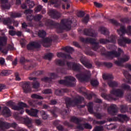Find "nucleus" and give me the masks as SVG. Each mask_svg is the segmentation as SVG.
Instances as JSON below:
<instances>
[{
	"label": "nucleus",
	"instance_id": "obj_60",
	"mask_svg": "<svg viewBox=\"0 0 131 131\" xmlns=\"http://www.w3.org/2000/svg\"><path fill=\"white\" fill-rule=\"evenodd\" d=\"M110 22L114 24V25H118V21L114 19H110Z\"/></svg>",
	"mask_w": 131,
	"mask_h": 131
},
{
	"label": "nucleus",
	"instance_id": "obj_2",
	"mask_svg": "<svg viewBox=\"0 0 131 131\" xmlns=\"http://www.w3.org/2000/svg\"><path fill=\"white\" fill-rule=\"evenodd\" d=\"M70 120L72 122L77 124V128L80 130H83L84 128H86V129H92L93 128V126L89 123H80L82 122L81 118H78L75 116H73L71 118Z\"/></svg>",
	"mask_w": 131,
	"mask_h": 131
},
{
	"label": "nucleus",
	"instance_id": "obj_52",
	"mask_svg": "<svg viewBox=\"0 0 131 131\" xmlns=\"http://www.w3.org/2000/svg\"><path fill=\"white\" fill-rule=\"evenodd\" d=\"M80 61L83 65H84L88 61L86 58L84 56H82L80 59Z\"/></svg>",
	"mask_w": 131,
	"mask_h": 131
},
{
	"label": "nucleus",
	"instance_id": "obj_56",
	"mask_svg": "<svg viewBox=\"0 0 131 131\" xmlns=\"http://www.w3.org/2000/svg\"><path fill=\"white\" fill-rule=\"evenodd\" d=\"M41 10H42V6H41V5H38L35 8V12H36V13H38V12L41 11Z\"/></svg>",
	"mask_w": 131,
	"mask_h": 131
},
{
	"label": "nucleus",
	"instance_id": "obj_9",
	"mask_svg": "<svg viewBox=\"0 0 131 131\" xmlns=\"http://www.w3.org/2000/svg\"><path fill=\"white\" fill-rule=\"evenodd\" d=\"M8 106H11L13 110H21L23 107H27V104L24 102H20L17 105H14V103L12 101H8L7 103Z\"/></svg>",
	"mask_w": 131,
	"mask_h": 131
},
{
	"label": "nucleus",
	"instance_id": "obj_38",
	"mask_svg": "<svg viewBox=\"0 0 131 131\" xmlns=\"http://www.w3.org/2000/svg\"><path fill=\"white\" fill-rule=\"evenodd\" d=\"M31 98L33 99H37L38 100H43V97L36 94H32L31 95Z\"/></svg>",
	"mask_w": 131,
	"mask_h": 131
},
{
	"label": "nucleus",
	"instance_id": "obj_1",
	"mask_svg": "<svg viewBox=\"0 0 131 131\" xmlns=\"http://www.w3.org/2000/svg\"><path fill=\"white\" fill-rule=\"evenodd\" d=\"M72 21L68 19H64L61 20V24L55 23L53 20L49 19L45 23L46 26L52 28L54 27L57 29V33H62L63 30H70Z\"/></svg>",
	"mask_w": 131,
	"mask_h": 131
},
{
	"label": "nucleus",
	"instance_id": "obj_40",
	"mask_svg": "<svg viewBox=\"0 0 131 131\" xmlns=\"http://www.w3.org/2000/svg\"><path fill=\"white\" fill-rule=\"evenodd\" d=\"M65 90L64 89L56 90H55V94L56 96H62Z\"/></svg>",
	"mask_w": 131,
	"mask_h": 131
},
{
	"label": "nucleus",
	"instance_id": "obj_28",
	"mask_svg": "<svg viewBox=\"0 0 131 131\" xmlns=\"http://www.w3.org/2000/svg\"><path fill=\"white\" fill-rule=\"evenodd\" d=\"M38 36L41 37V38H45L47 35V32L43 30H39L38 33Z\"/></svg>",
	"mask_w": 131,
	"mask_h": 131
},
{
	"label": "nucleus",
	"instance_id": "obj_23",
	"mask_svg": "<svg viewBox=\"0 0 131 131\" xmlns=\"http://www.w3.org/2000/svg\"><path fill=\"white\" fill-rule=\"evenodd\" d=\"M7 40L8 39L5 36L0 37V50H2V47H4L5 45H7Z\"/></svg>",
	"mask_w": 131,
	"mask_h": 131
},
{
	"label": "nucleus",
	"instance_id": "obj_44",
	"mask_svg": "<svg viewBox=\"0 0 131 131\" xmlns=\"http://www.w3.org/2000/svg\"><path fill=\"white\" fill-rule=\"evenodd\" d=\"M1 9L2 10H9L10 9V5L9 4H2L1 5Z\"/></svg>",
	"mask_w": 131,
	"mask_h": 131
},
{
	"label": "nucleus",
	"instance_id": "obj_59",
	"mask_svg": "<svg viewBox=\"0 0 131 131\" xmlns=\"http://www.w3.org/2000/svg\"><path fill=\"white\" fill-rule=\"evenodd\" d=\"M42 93L45 94H52V90L51 89H45L42 91Z\"/></svg>",
	"mask_w": 131,
	"mask_h": 131
},
{
	"label": "nucleus",
	"instance_id": "obj_18",
	"mask_svg": "<svg viewBox=\"0 0 131 131\" xmlns=\"http://www.w3.org/2000/svg\"><path fill=\"white\" fill-rule=\"evenodd\" d=\"M49 14L53 19H59V18L61 17V14L60 12L55 9L50 10Z\"/></svg>",
	"mask_w": 131,
	"mask_h": 131
},
{
	"label": "nucleus",
	"instance_id": "obj_11",
	"mask_svg": "<svg viewBox=\"0 0 131 131\" xmlns=\"http://www.w3.org/2000/svg\"><path fill=\"white\" fill-rule=\"evenodd\" d=\"M76 77L81 81V82H83V81H88L91 78V75L90 74H78L76 75Z\"/></svg>",
	"mask_w": 131,
	"mask_h": 131
},
{
	"label": "nucleus",
	"instance_id": "obj_25",
	"mask_svg": "<svg viewBox=\"0 0 131 131\" xmlns=\"http://www.w3.org/2000/svg\"><path fill=\"white\" fill-rule=\"evenodd\" d=\"M57 56L58 58H64L65 59H70V54H67L62 52L57 53Z\"/></svg>",
	"mask_w": 131,
	"mask_h": 131
},
{
	"label": "nucleus",
	"instance_id": "obj_16",
	"mask_svg": "<svg viewBox=\"0 0 131 131\" xmlns=\"http://www.w3.org/2000/svg\"><path fill=\"white\" fill-rule=\"evenodd\" d=\"M118 43L121 47H125V43H130V39L122 37V38L118 40Z\"/></svg>",
	"mask_w": 131,
	"mask_h": 131
},
{
	"label": "nucleus",
	"instance_id": "obj_49",
	"mask_svg": "<svg viewBox=\"0 0 131 131\" xmlns=\"http://www.w3.org/2000/svg\"><path fill=\"white\" fill-rule=\"evenodd\" d=\"M102 78H103L105 80L112 79V76H111V75H103Z\"/></svg>",
	"mask_w": 131,
	"mask_h": 131
},
{
	"label": "nucleus",
	"instance_id": "obj_14",
	"mask_svg": "<svg viewBox=\"0 0 131 131\" xmlns=\"http://www.w3.org/2000/svg\"><path fill=\"white\" fill-rule=\"evenodd\" d=\"M84 35L87 36H92V37H96L98 36V33L95 32V31L92 29H85L83 30Z\"/></svg>",
	"mask_w": 131,
	"mask_h": 131
},
{
	"label": "nucleus",
	"instance_id": "obj_50",
	"mask_svg": "<svg viewBox=\"0 0 131 131\" xmlns=\"http://www.w3.org/2000/svg\"><path fill=\"white\" fill-rule=\"evenodd\" d=\"M103 129V126H96L94 127L93 131H102Z\"/></svg>",
	"mask_w": 131,
	"mask_h": 131
},
{
	"label": "nucleus",
	"instance_id": "obj_27",
	"mask_svg": "<svg viewBox=\"0 0 131 131\" xmlns=\"http://www.w3.org/2000/svg\"><path fill=\"white\" fill-rule=\"evenodd\" d=\"M13 73V71L12 70H3L1 72L0 75L1 76H8V75H10V74H12Z\"/></svg>",
	"mask_w": 131,
	"mask_h": 131
},
{
	"label": "nucleus",
	"instance_id": "obj_51",
	"mask_svg": "<svg viewBox=\"0 0 131 131\" xmlns=\"http://www.w3.org/2000/svg\"><path fill=\"white\" fill-rule=\"evenodd\" d=\"M121 22H122V23H129L130 22V20H129V19H128V18H123L122 19H120Z\"/></svg>",
	"mask_w": 131,
	"mask_h": 131
},
{
	"label": "nucleus",
	"instance_id": "obj_24",
	"mask_svg": "<svg viewBox=\"0 0 131 131\" xmlns=\"http://www.w3.org/2000/svg\"><path fill=\"white\" fill-rule=\"evenodd\" d=\"M2 114L4 115V116H10V115H11L10 108L7 106L4 107L2 111Z\"/></svg>",
	"mask_w": 131,
	"mask_h": 131
},
{
	"label": "nucleus",
	"instance_id": "obj_10",
	"mask_svg": "<svg viewBox=\"0 0 131 131\" xmlns=\"http://www.w3.org/2000/svg\"><path fill=\"white\" fill-rule=\"evenodd\" d=\"M100 43L101 45H106V43H109V42H113V43H115L116 42V36L115 35H111L108 39L105 38H100L99 39Z\"/></svg>",
	"mask_w": 131,
	"mask_h": 131
},
{
	"label": "nucleus",
	"instance_id": "obj_20",
	"mask_svg": "<svg viewBox=\"0 0 131 131\" xmlns=\"http://www.w3.org/2000/svg\"><path fill=\"white\" fill-rule=\"evenodd\" d=\"M23 89L24 92L27 94L31 91V88H30V82H24L23 83Z\"/></svg>",
	"mask_w": 131,
	"mask_h": 131
},
{
	"label": "nucleus",
	"instance_id": "obj_4",
	"mask_svg": "<svg viewBox=\"0 0 131 131\" xmlns=\"http://www.w3.org/2000/svg\"><path fill=\"white\" fill-rule=\"evenodd\" d=\"M75 81H76L75 78L68 76L65 77V80H60L58 82L60 84H64L67 86H75Z\"/></svg>",
	"mask_w": 131,
	"mask_h": 131
},
{
	"label": "nucleus",
	"instance_id": "obj_12",
	"mask_svg": "<svg viewBox=\"0 0 131 131\" xmlns=\"http://www.w3.org/2000/svg\"><path fill=\"white\" fill-rule=\"evenodd\" d=\"M128 119V117L126 115L119 114L118 117L111 119L110 121H116L119 120V121L121 122H123V121L127 120Z\"/></svg>",
	"mask_w": 131,
	"mask_h": 131
},
{
	"label": "nucleus",
	"instance_id": "obj_58",
	"mask_svg": "<svg viewBox=\"0 0 131 131\" xmlns=\"http://www.w3.org/2000/svg\"><path fill=\"white\" fill-rule=\"evenodd\" d=\"M24 121L26 124H30L31 123V120L28 117L24 118Z\"/></svg>",
	"mask_w": 131,
	"mask_h": 131
},
{
	"label": "nucleus",
	"instance_id": "obj_47",
	"mask_svg": "<svg viewBox=\"0 0 131 131\" xmlns=\"http://www.w3.org/2000/svg\"><path fill=\"white\" fill-rule=\"evenodd\" d=\"M3 23L5 24V25H8L9 24H12V20L10 18H8L7 19H3Z\"/></svg>",
	"mask_w": 131,
	"mask_h": 131
},
{
	"label": "nucleus",
	"instance_id": "obj_26",
	"mask_svg": "<svg viewBox=\"0 0 131 131\" xmlns=\"http://www.w3.org/2000/svg\"><path fill=\"white\" fill-rule=\"evenodd\" d=\"M99 30L104 35H109V34L110 33L108 29L104 27H101L99 28Z\"/></svg>",
	"mask_w": 131,
	"mask_h": 131
},
{
	"label": "nucleus",
	"instance_id": "obj_22",
	"mask_svg": "<svg viewBox=\"0 0 131 131\" xmlns=\"http://www.w3.org/2000/svg\"><path fill=\"white\" fill-rule=\"evenodd\" d=\"M53 41V39L51 38H45L43 40V42H44L43 46L46 47V48H49L51 47L52 45V42Z\"/></svg>",
	"mask_w": 131,
	"mask_h": 131
},
{
	"label": "nucleus",
	"instance_id": "obj_42",
	"mask_svg": "<svg viewBox=\"0 0 131 131\" xmlns=\"http://www.w3.org/2000/svg\"><path fill=\"white\" fill-rule=\"evenodd\" d=\"M90 82L92 86H98L99 85V81L98 80L92 79Z\"/></svg>",
	"mask_w": 131,
	"mask_h": 131
},
{
	"label": "nucleus",
	"instance_id": "obj_62",
	"mask_svg": "<svg viewBox=\"0 0 131 131\" xmlns=\"http://www.w3.org/2000/svg\"><path fill=\"white\" fill-rule=\"evenodd\" d=\"M33 12L32 10L30 9H27L25 11L24 14H26L27 15H31V13Z\"/></svg>",
	"mask_w": 131,
	"mask_h": 131
},
{
	"label": "nucleus",
	"instance_id": "obj_61",
	"mask_svg": "<svg viewBox=\"0 0 131 131\" xmlns=\"http://www.w3.org/2000/svg\"><path fill=\"white\" fill-rule=\"evenodd\" d=\"M33 89H38L39 88V83L38 82H35L33 84Z\"/></svg>",
	"mask_w": 131,
	"mask_h": 131
},
{
	"label": "nucleus",
	"instance_id": "obj_30",
	"mask_svg": "<svg viewBox=\"0 0 131 131\" xmlns=\"http://www.w3.org/2000/svg\"><path fill=\"white\" fill-rule=\"evenodd\" d=\"M26 4L29 6V9H32V8L35 6L34 1L31 0H27L26 1Z\"/></svg>",
	"mask_w": 131,
	"mask_h": 131
},
{
	"label": "nucleus",
	"instance_id": "obj_36",
	"mask_svg": "<svg viewBox=\"0 0 131 131\" xmlns=\"http://www.w3.org/2000/svg\"><path fill=\"white\" fill-rule=\"evenodd\" d=\"M88 109L89 112L90 113H94V108L93 107V102H89L88 105Z\"/></svg>",
	"mask_w": 131,
	"mask_h": 131
},
{
	"label": "nucleus",
	"instance_id": "obj_13",
	"mask_svg": "<svg viewBox=\"0 0 131 131\" xmlns=\"http://www.w3.org/2000/svg\"><path fill=\"white\" fill-rule=\"evenodd\" d=\"M129 60V56L126 55L123 56V57L118 58V60L115 61V64L118 65V66H120L122 63H125Z\"/></svg>",
	"mask_w": 131,
	"mask_h": 131
},
{
	"label": "nucleus",
	"instance_id": "obj_57",
	"mask_svg": "<svg viewBox=\"0 0 131 131\" xmlns=\"http://www.w3.org/2000/svg\"><path fill=\"white\" fill-rule=\"evenodd\" d=\"M41 80L45 81L46 82H50L52 81V77H45L41 79Z\"/></svg>",
	"mask_w": 131,
	"mask_h": 131
},
{
	"label": "nucleus",
	"instance_id": "obj_37",
	"mask_svg": "<svg viewBox=\"0 0 131 131\" xmlns=\"http://www.w3.org/2000/svg\"><path fill=\"white\" fill-rule=\"evenodd\" d=\"M53 56L54 54L53 53H49L45 55L44 59H45V60H52V58H53Z\"/></svg>",
	"mask_w": 131,
	"mask_h": 131
},
{
	"label": "nucleus",
	"instance_id": "obj_7",
	"mask_svg": "<svg viewBox=\"0 0 131 131\" xmlns=\"http://www.w3.org/2000/svg\"><path fill=\"white\" fill-rule=\"evenodd\" d=\"M18 124L17 123L13 122L12 123L6 122H0V129L1 130L5 131V129L10 128V127H13V128H16Z\"/></svg>",
	"mask_w": 131,
	"mask_h": 131
},
{
	"label": "nucleus",
	"instance_id": "obj_55",
	"mask_svg": "<svg viewBox=\"0 0 131 131\" xmlns=\"http://www.w3.org/2000/svg\"><path fill=\"white\" fill-rule=\"evenodd\" d=\"M33 19L34 20V16L32 14H29L27 15V20L28 21H32Z\"/></svg>",
	"mask_w": 131,
	"mask_h": 131
},
{
	"label": "nucleus",
	"instance_id": "obj_3",
	"mask_svg": "<svg viewBox=\"0 0 131 131\" xmlns=\"http://www.w3.org/2000/svg\"><path fill=\"white\" fill-rule=\"evenodd\" d=\"M65 101L67 108H69L71 106H77L78 104H81L84 101V98L79 96L78 98H75L73 100H72L70 98H67Z\"/></svg>",
	"mask_w": 131,
	"mask_h": 131
},
{
	"label": "nucleus",
	"instance_id": "obj_63",
	"mask_svg": "<svg viewBox=\"0 0 131 131\" xmlns=\"http://www.w3.org/2000/svg\"><path fill=\"white\" fill-rule=\"evenodd\" d=\"M15 76L16 80L18 81H20V80H21V78L19 77V73L18 72L15 73Z\"/></svg>",
	"mask_w": 131,
	"mask_h": 131
},
{
	"label": "nucleus",
	"instance_id": "obj_53",
	"mask_svg": "<svg viewBox=\"0 0 131 131\" xmlns=\"http://www.w3.org/2000/svg\"><path fill=\"white\" fill-rule=\"evenodd\" d=\"M85 15V13L83 11H79L77 13V16L79 17V18H83L84 17V15Z\"/></svg>",
	"mask_w": 131,
	"mask_h": 131
},
{
	"label": "nucleus",
	"instance_id": "obj_5",
	"mask_svg": "<svg viewBox=\"0 0 131 131\" xmlns=\"http://www.w3.org/2000/svg\"><path fill=\"white\" fill-rule=\"evenodd\" d=\"M123 52V51L122 50L121 48H118V52L114 50L107 53H103L102 55L107 56V58L113 59V58H118V57H120V55H121V53Z\"/></svg>",
	"mask_w": 131,
	"mask_h": 131
},
{
	"label": "nucleus",
	"instance_id": "obj_29",
	"mask_svg": "<svg viewBox=\"0 0 131 131\" xmlns=\"http://www.w3.org/2000/svg\"><path fill=\"white\" fill-rule=\"evenodd\" d=\"M107 84H108L109 86L111 88H116L118 86V82L115 81H108L107 82Z\"/></svg>",
	"mask_w": 131,
	"mask_h": 131
},
{
	"label": "nucleus",
	"instance_id": "obj_17",
	"mask_svg": "<svg viewBox=\"0 0 131 131\" xmlns=\"http://www.w3.org/2000/svg\"><path fill=\"white\" fill-rule=\"evenodd\" d=\"M107 112L108 114L111 115H116L117 114V106L115 104H111V106L108 107Z\"/></svg>",
	"mask_w": 131,
	"mask_h": 131
},
{
	"label": "nucleus",
	"instance_id": "obj_6",
	"mask_svg": "<svg viewBox=\"0 0 131 131\" xmlns=\"http://www.w3.org/2000/svg\"><path fill=\"white\" fill-rule=\"evenodd\" d=\"M67 66L69 70H73L76 72H80L81 71V65L79 63L68 61L67 62Z\"/></svg>",
	"mask_w": 131,
	"mask_h": 131
},
{
	"label": "nucleus",
	"instance_id": "obj_43",
	"mask_svg": "<svg viewBox=\"0 0 131 131\" xmlns=\"http://www.w3.org/2000/svg\"><path fill=\"white\" fill-rule=\"evenodd\" d=\"M22 14L20 13H12L11 14V18H20V17H21Z\"/></svg>",
	"mask_w": 131,
	"mask_h": 131
},
{
	"label": "nucleus",
	"instance_id": "obj_46",
	"mask_svg": "<svg viewBox=\"0 0 131 131\" xmlns=\"http://www.w3.org/2000/svg\"><path fill=\"white\" fill-rule=\"evenodd\" d=\"M121 88L123 90H126L127 91H130V86L126 84L125 83H123L121 85Z\"/></svg>",
	"mask_w": 131,
	"mask_h": 131
},
{
	"label": "nucleus",
	"instance_id": "obj_54",
	"mask_svg": "<svg viewBox=\"0 0 131 131\" xmlns=\"http://www.w3.org/2000/svg\"><path fill=\"white\" fill-rule=\"evenodd\" d=\"M92 49L94 51H98L99 49V42H97V43L93 44Z\"/></svg>",
	"mask_w": 131,
	"mask_h": 131
},
{
	"label": "nucleus",
	"instance_id": "obj_19",
	"mask_svg": "<svg viewBox=\"0 0 131 131\" xmlns=\"http://www.w3.org/2000/svg\"><path fill=\"white\" fill-rule=\"evenodd\" d=\"M111 95H114L116 97H118V98H121L122 96H123V92L121 89H114L111 91Z\"/></svg>",
	"mask_w": 131,
	"mask_h": 131
},
{
	"label": "nucleus",
	"instance_id": "obj_34",
	"mask_svg": "<svg viewBox=\"0 0 131 131\" xmlns=\"http://www.w3.org/2000/svg\"><path fill=\"white\" fill-rule=\"evenodd\" d=\"M59 111V108L56 106L53 107V109L51 110V113L53 115L54 117H57V112Z\"/></svg>",
	"mask_w": 131,
	"mask_h": 131
},
{
	"label": "nucleus",
	"instance_id": "obj_45",
	"mask_svg": "<svg viewBox=\"0 0 131 131\" xmlns=\"http://www.w3.org/2000/svg\"><path fill=\"white\" fill-rule=\"evenodd\" d=\"M83 65L88 69H92V67H93V64H92V63L88 60L87 61H86V63Z\"/></svg>",
	"mask_w": 131,
	"mask_h": 131
},
{
	"label": "nucleus",
	"instance_id": "obj_33",
	"mask_svg": "<svg viewBox=\"0 0 131 131\" xmlns=\"http://www.w3.org/2000/svg\"><path fill=\"white\" fill-rule=\"evenodd\" d=\"M99 65H104L107 68H111L113 66V64L111 62H100Z\"/></svg>",
	"mask_w": 131,
	"mask_h": 131
},
{
	"label": "nucleus",
	"instance_id": "obj_64",
	"mask_svg": "<svg viewBox=\"0 0 131 131\" xmlns=\"http://www.w3.org/2000/svg\"><path fill=\"white\" fill-rule=\"evenodd\" d=\"M95 116L98 119H101V118H102V115H101V114H100V113H95Z\"/></svg>",
	"mask_w": 131,
	"mask_h": 131
},
{
	"label": "nucleus",
	"instance_id": "obj_48",
	"mask_svg": "<svg viewBox=\"0 0 131 131\" xmlns=\"http://www.w3.org/2000/svg\"><path fill=\"white\" fill-rule=\"evenodd\" d=\"M41 18H42V15L40 14H37L35 16H34V21H39L41 20Z\"/></svg>",
	"mask_w": 131,
	"mask_h": 131
},
{
	"label": "nucleus",
	"instance_id": "obj_31",
	"mask_svg": "<svg viewBox=\"0 0 131 131\" xmlns=\"http://www.w3.org/2000/svg\"><path fill=\"white\" fill-rule=\"evenodd\" d=\"M64 51H66V53L68 54H72L73 52H74V49L72 47L67 46L62 49Z\"/></svg>",
	"mask_w": 131,
	"mask_h": 131
},
{
	"label": "nucleus",
	"instance_id": "obj_15",
	"mask_svg": "<svg viewBox=\"0 0 131 131\" xmlns=\"http://www.w3.org/2000/svg\"><path fill=\"white\" fill-rule=\"evenodd\" d=\"M80 40L82 42L84 43H91V45H94L95 43H98V42H96L97 39L93 38H84L82 37H80Z\"/></svg>",
	"mask_w": 131,
	"mask_h": 131
},
{
	"label": "nucleus",
	"instance_id": "obj_8",
	"mask_svg": "<svg viewBox=\"0 0 131 131\" xmlns=\"http://www.w3.org/2000/svg\"><path fill=\"white\" fill-rule=\"evenodd\" d=\"M41 48V45L39 42L36 41H33L29 43L27 46V49L29 51H34V50H38Z\"/></svg>",
	"mask_w": 131,
	"mask_h": 131
},
{
	"label": "nucleus",
	"instance_id": "obj_39",
	"mask_svg": "<svg viewBox=\"0 0 131 131\" xmlns=\"http://www.w3.org/2000/svg\"><path fill=\"white\" fill-rule=\"evenodd\" d=\"M120 111L122 113H125L128 110V106L125 105H122L120 106Z\"/></svg>",
	"mask_w": 131,
	"mask_h": 131
},
{
	"label": "nucleus",
	"instance_id": "obj_35",
	"mask_svg": "<svg viewBox=\"0 0 131 131\" xmlns=\"http://www.w3.org/2000/svg\"><path fill=\"white\" fill-rule=\"evenodd\" d=\"M82 21L84 24H88L90 21V15L86 14L84 17L82 18Z\"/></svg>",
	"mask_w": 131,
	"mask_h": 131
},
{
	"label": "nucleus",
	"instance_id": "obj_41",
	"mask_svg": "<svg viewBox=\"0 0 131 131\" xmlns=\"http://www.w3.org/2000/svg\"><path fill=\"white\" fill-rule=\"evenodd\" d=\"M40 114L41 115L42 119L44 120L48 119V117H49V115L46 113L45 111H40Z\"/></svg>",
	"mask_w": 131,
	"mask_h": 131
},
{
	"label": "nucleus",
	"instance_id": "obj_21",
	"mask_svg": "<svg viewBox=\"0 0 131 131\" xmlns=\"http://www.w3.org/2000/svg\"><path fill=\"white\" fill-rule=\"evenodd\" d=\"M26 113H28L30 116L33 117H37V113H38V110L34 108H31V110H26Z\"/></svg>",
	"mask_w": 131,
	"mask_h": 131
},
{
	"label": "nucleus",
	"instance_id": "obj_32",
	"mask_svg": "<svg viewBox=\"0 0 131 131\" xmlns=\"http://www.w3.org/2000/svg\"><path fill=\"white\" fill-rule=\"evenodd\" d=\"M55 63L56 65H58V66H65L66 64L65 60H62L61 59H56L55 60Z\"/></svg>",
	"mask_w": 131,
	"mask_h": 131
}]
</instances>
